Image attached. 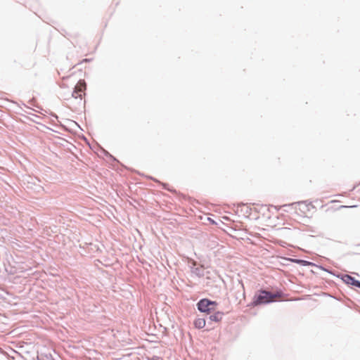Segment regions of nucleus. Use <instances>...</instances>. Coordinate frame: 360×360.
I'll return each mask as SVG.
<instances>
[{
  "label": "nucleus",
  "mask_w": 360,
  "mask_h": 360,
  "mask_svg": "<svg viewBox=\"0 0 360 360\" xmlns=\"http://www.w3.org/2000/svg\"><path fill=\"white\" fill-rule=\"evenodd\" d=\"M194 326L197 328H202L205 326V320L202 318L196 319L194 321Z\"/></svg>",
  "instance_id": "nucleus-6"
},
{
  "label": "nucleus",
  "mask_w": 360,
  "mask_h": 360,
  "mask_svg": "<svg viewBox=\"0 0 360 360\" xmlns=\"http://www.w3.org/2000/svg\"><path fill=\"white\" fill-rule=\"evenodd\" d=\"M223 314L221 312H217L210 316V320L215 321V322H219L221 321L222 319Z\"/></svg>",
  "instance_id": "nucleus-7"
},
{
  "label": "nucleus",
  "mask_w": 360,
  "mask_h": 360,
  "mask_svg": "<svg viewBox=\"0 0 360 360\" xmlns=\"http://www.w3.org/2000/svg\"><path fill=\"white\" fill-rule=\"evenodd\" d=\"M281 292L272 294L266 290H262L259 295L254 300L255 305L266 304L274 301L276 298L281 297Z\"/></svg>",
  "instance_id": "nucleus-1"
},
{
  "label": "nucleus",
  "mask_w": 360,
  "mask_h": 360,
  "mask_svg": "<svg viewBox=\"0 0 360 360\" xmlns=\"http://www.w3.org/2000/svg\"><path fill=\"white\" fill-rule=\"evenodd\" d=\"M358 188H359V191L360 192V184H359Z\"/></svg>",
  "instance_id": "nucleus-10"
},
{
  "label": "nucleus",
  "mask_w": 360,
  "mask_h": 360,
  "mask_svg": "<svg viewBox=\"0 0 360 360\" xmlns=\"http://www.w3.org/2000/svg\"><path fill=\"white\" fill-rule=\"evenodd\" d=\"M278 217L276 214L271 213L270 210H266L264 213L262 218V225L266 228H275L278 224L277 223Z\"/></svg>",
  "instance_id": "nucleus-2"
},
{
  "label": "nucleus",
  "mask_w": 360,
  "mask_h": 360,
  "mask_svg": "<svg viewBox=\"0 0 360 360\" xmlns=\"http://www.w3.org/2000/svg\"><path fill=\"white\" fill-rule=\"evenodd\" d=\"M86 89V85L84 80H79L75 87V89L72 94V96L76 99L79 98L80 101H82L83 96H85Z\"/></svg>",
  "instance_id": "nucleus-4"
},
{
  "label": "nucleus",
  "mask_w": 360,
  "mask_h": 360,
  "mask_svg": "<svg viewBox=\"0 0 360 360\" xmlns=\"http://www.w3.org/2000/svg\"><path fill=\"white\" fill-rule=\"evenodd\" d=\"M208 220H209L212 224H215V221H214L213 219H210V218H208Z\"/></svg>",
  "instance_id": "nucleus-9"
},
{
  "label": "nucleus",
  "mask_w": 360,
  "mask_h": 360,
  "mask_svg": "<svg viewBox=\"0 0 360 360\" xmlns=\"http://www.w3.org/2000/svg\"><path fill=\"white\" fill-rule=\"evenodd\" d=\"M216 303L208 300H202L198 304V308L200 311L209 313L214 310Z\"/></svg>",
  "instance_id": "nucleus-5"
},
{
  "label": "nucleus",
  "mask_w": 360,
  "mask_h": 360,
  "mask_svg": "<svg viewBox=\"0 0 360 360\" xmlns=\"http://www.w3.org/2000/svg\"><path fill=\"white\" fill-rule=\"evenodd\" d=\"M314 209V207L311 203L299 202L296 206V211L297 214L302 217H308Z\"/></svg>",
  "instance_id": "nucleus-3"
},
{
  "label": "nucleus",
  "mask_w": 360,
  "mask_h": 360,
  "mask_svg": "<svg viewBox=\"0 0 360 360\" xmlns=\"http://www.w3.org/2000/svg\"><path fill=\"white\" fill-rule=\"evenodd\" d=\"M224 219H228V217H224Z\"/></svg>",
  "instance_id": "nucleus-11"
},
{
  "label": "nucleus",
  "mask_w": 360,
  "mask_h": 360,
  "mask_svg": "<svg viewBox=\"0 0 360 360\" xmlns=\"http://www.w3.org/2000/svg\"><path fill=\"white\" fill-rule=\"evenodd\" d=\"M348 280L351 281V283L355 286L360 288V282L359 281L355 280L354 278L351 276H347Z\"/></svg>",
  "instance_id": "nucleus-8"
}]
</instances>
